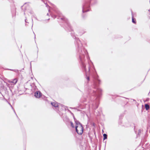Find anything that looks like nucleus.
<instances>
[{"label": "nucleus", "instance_id": "nucleus-1", "mask_svg": "<svg viewBox=\"0 0 150 150\" xmlns=\"http://www.w3.org/2000/svg\"><path fill=\"white\" fill-rule=\"evenodd\" d=\"M75 128L76 131L78 134H81L83 132V128L79 122L75 121Z\"/></svg>", "mask_w": 150, "mask_h": 150}, {"label": "nucleus", "instance_id": "nucleus-2", "mask_svg": "<svg viewBox=\"0 0 150 150\" xmlns=\"http://www.w3.org/2000/svg\"><path fill=\"white\" fill-rule=\"evenodd\" d=\"M35 96L37 98H39L41 96V93L39 91H38L35 93Z\"/></svg>", "mask_w": 150, "mask_h": 150}, {"label": "nucleus", "instance_id": "nucleus-3", "mask_svg": "<svg viewBox=\"0 0 150 150\" xmlns=\"http://www.w3.org/2000/svg\"><path fill=\"white\" fill-rule=\"evenodd\" d=\"M52 105L55 107H57L58 106V104L57 103H51Z\"/></svg>", "mask_w": 150, "mask_h": 150}, {"label": "nucleus", "instance_id": "nucleus-4", "mask_svg": "<svg viewBox=\"0 0 150 150\" xmlns=\"http://www.w3.org/2000/svg\"><path fill=\"white\" fill-rule=\"evenodd\" d=\"M145 107L146 110H148L149 108V106L147 104L145 105Z\"/></svg>", "mask_w": 150, "mask_h": 150}, {"label": "nucleus", "instance_id": "nucleus-5", "mask_svg": "<svg viewBox=\"0 0 150 150\" xmlns=\"http://www.w3.org/2000/svg\"><path fill=\"white\" fill-rule=\"evenodd\" d=\"M103 139L104 140H105V139H107V135L106 134H104L103 135Z\"/></svg>", "mask_w": 150, "mask_h": 150}, {"label": "nucleus", "instance_id": "nucleus-6", "mask_svg": "<svg viewBox=\"0 0 150 150\" xmlns=\"http://www.w3.org/2000/svg\"><path fill=\"white\" fill-rule=\"evenodd\" d=\"M17 80L16 79H14L13 81H12V82L14 84H15L17 82Z\"/></svg>", "mask_w": 150, "mask_h": 150}, {"label": "nucleus", "instance_id": "nucleus-7", "mask_svg": "<svg viewBox=\"0 0 150 150\" xmlns=\"http://www.w3.org/2000/svg\"><path fill=\"white\" fill-rule=\"evenodd\" d=\"M71 126L72 127H74V125L73 123H72V122H71Z\"/></svg>", "mask_w": 150, "mask_h": 150}, {"label": "nucleus", "instance_id": "nucleus-8", "mask_svg": "<svg viewBox=\"0 0 150 150\" xmlns=\"http://www.w3.org/2000/svg\"><path fill=\"white\" fill-rule=\"evenodd\" d=\"M132 22L134 23H135V22L134 21V19L133 18V17H132Z\"/></svg>", "mask_w": 150, "mask_h": 150}, {"label": "nucleus", "instance_id": "nucleus-9", "mask_svg": "<svg viewBox=\"0 0 150 150\" xmlns=\"http://www.w3.org/2000/svg\"><path fill=\"white\" fill-rule=\"evenodd\" d=\"M87 79L88 80H89V78L88 77L87 78Z\"/></svg>", "mask_w": 150, "mask_h": 150}]
</instances>
